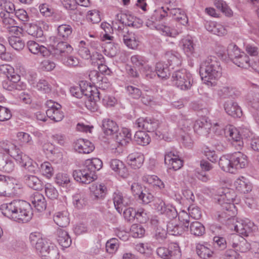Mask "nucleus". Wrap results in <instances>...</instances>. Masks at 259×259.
Returning a JSON list of instances; mask_svg holds the SVG:
<instances>
[{
    "instance_id": "1",
    "label": "nucleus",
    "mask_w": 259,
    "mask_h": 259,
    "mask_svg": "<svg viewBox=\"0 0 259 259\" xmlns=\"http://www.w3.org/2000/svg\"><path fill=\"white\" fill-rule=\"evenodd\" d=\"M0 209L4 216L18 223H27L33 216L31 205L22 200L4 203L1 205Z\"/></svg>"
},
{
    "instance_id": "2",
    "label": "nucleus",
    "mask_w": 259,
    "mask_h": 259,
    "mask_svg": "<svg viewBox=\"0 0 259 259\" xmlns=\"http://www.w3.org/2000/svg\"><path fill=\"white\" fill-rule=\"evenodd\" d=\"M199 73L204 83L214 86L216 81L222 76L221 63L216 57L209 56L201 64Z\"/></svg>"
},
{
    "instance_id": "3",
    "label": "nucleus",
    "mask_w": 259,
    "mask_h": 259,
    "mask_svg": "<svg viewBox=\"0 0 259 259\" xmlns=\"http://www.w3.org/2000/svg\"><path fill=\"white\" fill-rule=\"evenodd\" d=\"M102 166V161L99 158L87 159L81 169L73 171L74 179L79 183L89 184L97 179L96 172L99 170Z\"/></svg>"
},
{
    "instance_id": "4",
    "label": "nucleus",
    "mask_w": 259,
    "mask_h": 259,
    "mask_svg": "<svg viewBox=\"0 0 259 259\" xmlns=\"http://www.w3.org/2000/svg\"><path fill=\"white\" fill-rule=\"evenodd\" d=\"M229 247L234 249H228L224 254L225 259H240V255L237 252H246L250 250L251 243L242 236L237 234H231L228 236Z\"/></svg>"
},
{
    "instance_id": "5",
    "label": "nucleus",
    "mask_w": 259,
    "mask_h": 259,
    "mask_svg": "<svg viewBox=\"0 0 259 259\" xmlns=\"http://www.w3.org/2000/svg\"><path fill=\"white\" fill-rule=\"evenodd\" d=\"M72 51V47L67 42L63 41L62 45L57 50L55 55V59L69 67H77L79 64L78 59L69 55Z\"/></svg>"
},
{
    "instance_id": "6",
    "label": "nucleus",
    "mask_w": 259,
    "mask_h": 259,
    "mask_svg": "<svg viewBox=\"0 0 259 259\" xmlns=\"http://www.w3.org/2000/svg\"><path fill=\"white\" fill-rule=\"evenodd\" d=\"M172 78L175 85L181 90H188L192 85V74L185 69L175 71L172 73Z\"/></svg>"
},
{
    "instance_id": "7",
    "label": "nucleus",
    "mask_w": 259,
    "mask_h": 259,
    "mask_svg": "<svg viewBox=\"0 0 259 259\" xmlns=\"http://www.w3.org/2000/svg\"><path fill=\"white\" fill-rule=\"evenodd\" d=\"M156 253L162 259H180L182 256L180 247L177 242H171L168 244L167 247H158Z\"/></svg>"
},
{
    "instance_id": "8",
    "label": "nucleus",
    "mask_w": 259,
    "mask_h": 259,
    "mask_svg": "<svg viewBox=\"0 0 259 259\" xmlns=\"http://www.w3.org/2000/svg\"><path fill=\"white\" fill-rule=\"evenodd\" d=\"M117 31L119 36L122 37L124 44L130 49H135L139 45L138 41L137 40L135 34L132 31H130L127 27L123 25L118 26L117 28L115 27Z\"/></svg>"
},
{
    "instance_id": "9",
    "label": "nucleus",
    "mask_w": 259,
    "mask_h": 259,
    "mask_svg": "<svg viewBox=\"0 0 259 259\" xmlns=\"http://www.w3.org/2000/svg\"><path fill=\"white\" fill-rule=\"evenodd\" d=\"M154 207L158 212L165 215L171 221H174L173 220L178 216V212L175 207L169 204L166 205L165 202L159 198L155 200Z\"/></svg>"
},
{
    "instance_id": "10",
    "label": "nucleus",
    "mask_w": 259,
    "mask_h": 259,
    "mask_svg": "<svg viewBox=\"0 0 259 259\" xmlns=\"http://www.w3.org/2000/svg\"><path fill=\"white\" fill-rule=\"evenodd\" d=\"M167 231L172 235H181L185 231H189V220L183 219L179 224L175 221H170L167 224Z\"/></svg>"
},
{
    "instance_id": "11",
    "label": "nucleus",
    "mask_w": 259,
    "mask_h": 259,
    "mask_svg": "<svg viewBox=\"0 0 259 259\" xmlns=\"http://www.w3.org/2000/svg\"><path fill=\"white\" fill-rule=\"evenodd\" d=\"M113 200L116 210L120 214L122 212L123 207L131 205L133 200L130 195L119 191L114 193Z\"/></svg>"
},
{
    "instance_id": "12",
    "label": "nucleus",
    "mask_w": 259,
    "mask_h": 259,
    "mask_svg": "<svg viewBox=\"0 0 259 259\" xmlns=\"http://www.w3.org/2000/svg\"><path fill=\"white\" fill-rule=\"evenodd\" d=\"M222 209L217 211L213 215L214 219L224 223L226 221H229L233 217L234 213L232 208L235 207L234 204H226V206L221 205Z\"/></svg>"
},
{
    "instance_id": "13",
    "label": "nucleus",
    "mask_w": 259,
    "mask_h": 259,
    "mask_svg": "<svg viewBox=\"0 0 259 259\" xmlns=\"http://www.w3.org/2000/svg\"><path fill=\"white\" fill-rule=\"evenodd\" d=\"M38 252L44 259H58L59 257L57 247L47 241Z\"/></svg>"
},
{
    "instance_id": "14",
    "label": "nucleus",
    "mask_w": 259,
    "mask_h": 259,
    "mask_svg": "<svg viewBox=\"0 0 259 259\" xmlns=\"http://www.w3.org/2000/svg\"><path fill=\"white\" fill-rule=\"evenodd\" d=\"M136 124L139 128L147 132H153L158 128L159 121L158 120L151 117L145 118L142 117L136 120Z\"/></svg>"
},
{
    "instance_id": "15",
    "label": "nucleus",
    "mask_w": 259,
    "mask_h": 259,
    "mask_svg": "<svg viewBox=\"0 0 259 259\" xmlns=\"http://www.w3.org/2000/svg\"><path fill=\"white\" fill-rule=\"evenodd\" d=\"M236 231L244 236H248L257 230V226L249 220H245L235 226Z\"/></svg>"
},
{
    "instance_id": "16",
    "label": "nucleus",
    "mask_w": 259,
    "mask_h": 259,
    "mask_svg": "<svg viewBox=\"0 0 259 259\" xmlns=\"http://www.w3.org/2000/svg\"><path fill=\"white\" fill-rule=\"evenodd\" d=\"M168 16V13L166 10H164V7H162L155 10L152 14L149 16L147 19L146 24L148 27H155L156 22L163 20L164 18Z\"/></svg>"
},
{
    "instance_id": "17",
    "label": "nucleus",
    "mask_w": 259,
    "mask_h": 259,
    "mask_svg": "<svg viewBox=\"0 0 259 259\" xmlns=\"http://www.w3.org/2000/svg\"><path fill=\"white\" fill-rule=\"evenodd\" d=\"M196 251L198 256L202 259H209L213 254L211 245L206 242L197 244Z\"/></svg>"
},
{
    "instance_id": "18",
    "label": "nucleus",
    "mask_w": 259,
    "mask_h": 259,
    "mask_svg": "<svg viewBox=\"0 0 259 259\" xmlns=\"http://www.w3.org/2000/svg\"><path fill=\"white\" fill-rule=\"evenodd\" d=\"M231 156L234 171L236 169L244 168L247 165V157L241 152H235L231 154Z\"/></svg>"
},
{
    "instance_id": "19",
    "label": "nucleus",
    "mask_w": 259,
    "mask_h": 259,
    "mask_svg": "<svg viewBox=\"0 0 259 259\" xmlns=\"http://www.w3.org/2000/svg\"><path fill=\"white\" fill-rule=\"evenodd\" d=\"M224 109L226 113L230 116L234 118L240 117L242 115V111L237 103L233 100L226 101L224 105Z\"/></svg>"
},
{
    "instance_id": "20",
    "label": "nucleus",
    "mask_w": 259,
    "mask_h": 259,
    "mask_svg": "<svg viewBox=\"0 0 259 259\" xmlns=\"http://www.w3.org/2000/svg\"><path fill=\"white\" fill-rule=\"evenodd\" d=\"M227 137L232 141V144L236 147L237 150L241 149L243 142L241 140V136L236 128L229 127L227 131L225 132Z\"/></svg>"
},
{
    "instance_id": "21",
    "label": "nucleus",
    "mask_w": 259,
    "mask_h": 259,
    "mask_svg": "<svg viewBox=\"0 0 259 259\" xmlns=\"http://www.w3.org/2000/svg\"><path fill=\"white\" fill-rule=\"evenodd\" d=\"M23 180L29 188L36 191L43 189L42 182L37 177L33 175H25Z\"/></svg>"
},
{
    "instance_id": "22",
    "label": "nucleus",
    "mask_w": 259,
    "mask_h": 259,
    "mask_svg": "<svg viewBox=\"0 0 259 259\" xmlns=\"http://www.w3.org/2000/svg\"><path fill=\"white\" fill-rule=\"evenodd\" d=\"M101 127L103 133L107 136L112 135L119 131L117 124L109 118L104 119L102 120Z\"/></svg>"
},
{
    "instance_id": "23",
    "label": "nucleus",
    "mask_w": 259,
    "mask_h": 259,
    "mask_svg": "<svg viewBox=\"0 0 259 259\" xmlns=\"http://www.w3.org/2000/svg\"><path fill=\"white\" fill-rule=\"evenodd\" d=\"M56 239L62 247L67 248L71 244L72 241L68 232L63 229L58 228L57 230Z\"/></svg>"
},
{
    "instance_id": "24",
    "label": "nucleus",
    "mask_w": 259,
    "mask_h": 259,
    "mask_svg": "<svg viewBox=\"0 0 259 259\" xmlns=\"http://www.w3.org/2000/svg\"><path fill=\"white\" fill-rule=\"evenodd\" d=\"M212 126V123L207 122L206 120H197L193 125L194 131L200 135H207Z\"/></svg>"
},
{
    "instance_id": "25",
    "label": "nucleus",
    "mask_w": 259,
    "mask_h": 259,
    "mask_svg": "<svg viewBox=\"0 0 259 259\" xmlns=\"http://www.w3.org/2000/svg\"><path fill=\"white\" fill-rule=\"evenodd\" d=\"M116 134V142L121 146H126L132 141L131 131L129 128L123 127Z\"/></svg>"
},
{
    "instance_id": "26",
    "label": "nucleus",
    "mask_w": 259,
    "mask_h": 259,
    "mask_svg": "<svg viewBox=\"0 0 259 259\" xmlns=\"http://www.w3.org/2000/svg\"><path fill=\"white\" fill-rule=\"evenodd\" d=\"M31 201L38 211L41 212L47 207V202L44 196L38 192H35L31 197Z\"/></svg>"
},
{
    "instance_id": "27",
    "label": "nucleus",
    "mask_w": 259,
    "mask_h": 259,
    "mask_svg": "<svg viewBox=\"0 0 259 259\" xmlns=\"http://www.w3.org/2000/svg\"><path fill=\"white\" fill-rule=\"evenodd\" d=\"M27 33L33 37L40 38L41 41H44L45 37L41 28L36 24L27 23L25 25Z\"/></svg>"
},
{
    "instance_id": "28",
    "label": "nucleus",
    "mask_w": 259,
    "mask_h": 259,
    "mask_svg": "<svg viewBox=\"0 0 259 259\" xmlns=\"http://www.w3.org/2000/svg\"><path fill=\"white\" fill-rule=\"evenodd\" d=\"M15 168L14 160L7 155L0 156V170L4 172L10 173Z\"/></svg>"
},
{
    "instance_id": "29",
    "label": "nucleus",
    "mask_w": 259,
    "mask_h": 259,
    "mask_svg": "<svg viewBox=\"0 0 259 259\" xmlns=\"http://www.w3.org/2000/svg\"><path fill=\"white\" fill-rule=\"evenodd\" d=\"M75 148L79 153L89 154L95 149L94 144L88 140L79 139L75 144Z\"/></svg>"
},
{
    "instance_id": "30",
    "label": "nucleus",
    "mask_w": 259,
    "mask_h": 259,
    "mask_svg": "<svg viewBox=\"0 0 259 259\" xmlns=\"http://www.w3.org/2000/svg\"><path fill=\"white\" fill-rule=\"evenodd\" d=\"M236 190L242 193H247L251 190V186L249 181L244 177L238 178L234 182Z\"/></svg>"
},
{
    "instance_id": "31",
    "label": "nucleus",
    "mask_w": 259,
    "mask_h": 259,
    "mask_svg": "<svg viewBox=\"0 0 259 259\" xmlns=\"http://www.w3.org/2000/svg\"><path fill=\"white\" fill-rule=\"evenodd\" d=\"M63 4L67 9L71 10L70 16L73 20H77V19H79L78 18L77 15L80 16H82V13L76 8L75 0H63Z\"/></svg>"
},
{
    "instance_id": "32",
    "label": "nucleus",
    "mask_w": 259,
    "mask_h": 259,
    "mask_svg": "<svg viewBox=\"0 0 259 259\" xmlns=\"http://www.w3.org/2000/svg\"><path fill=\"white\" fill-rule=\"evenodd\" d=\"M9 177L0 175V196L8 197L11 195L9 191L12 183Z\"/></svg>"
},
{
    "instance_id": "33",
    "label": "nucleus",
    "mask_w": 259,
    "mask_h": 259,
    "mask_svg": "<svg viewBox=\"0 0 259 259\" xmlns=\"http://www.w3.org/2000/svg\"><path fill=\"white\" fill-rule=\"evenodd\" d=\"M232 158L231 154L221 156L219 161V165L221 168L224 171L234 173V168L232 164Z\"/></svg>"
},
{
    "instance_id": "34",
    "label": "nucleus",
    "mask_w": 259,
    "mask_h": 259,
    "mask_svg": "<svg viewBox=\"0 0 259 259\" xmlns=\"http://www.w3.org/2000/svg\"><path fill=\"white\" fill-rule=\"evenodd\" d=\"M170 68L168 64L164 62H159L156 63L155 66V71L158 76L162 79H166L170 75Z\"/></svg>"
},
{
    "instance_id": "35",
    "label": "nucleus",
    "mask_w": 259,
    "mask_h": 259,
    "mask_svg": "<svg viewBox=\"0 0 259 259\" xmlns=\"http://www.w3.org/2000/svg\"><path fill=\"white\" fill-rule=\"evenodd\" d=\"M54 221L59 227L64 228L69 224L68 213L66 211H59L55 213Z\"/></svg>"
},
{
    "instance_id": "36",
    "label": "nucleus",
    "mask_w": 259,
    "mask_h": 259,
    "mask_svg": "<svg viewBox=\"0 0 259 259\" xmlns=\"http://www.w3.org/2000/svg\"><path fill=\"white\" fill-rule=\"evenodd\" d=\"M110 167L121 177L125 178L127 176V168L121 161L117 159H112L110 162Z\"/></svg>"
},
{
    "instance_id": "37",
    "label": "nucleus",
    "mask_w": 259,
    "mask_h": 259,
    "mask_svg": "<svg viewBox=\"0 0 259 259\" xmlns=\"http://www.w3.org/2000/svg\"><path fill=\"white\" fill-rule=\"evenodd\" d=\"M168 66L174 69L181 64V55L178 52H168L165 54Z\"/></svg>"
},
{
    "instance_id": "38",
    "label": "nucleus",
    "mask_w": 259,
    "mask_h": 259,
    "mask_svg": "<svg viewBox=\"0 0 259 259\" xmlns=\"http://www.w3.org/2000/svg\"><path fill=\"white\" fill-rule=\"evenodd\" d=\"M29 241L31 245L34 247L37 252L42 248L47 241L42 238L39 233H31L29 235Z\"/></svg>"
},
{
    "instance_id": "39",
    "label": "nucleus",
    "mask_w": 259,
    "mask_h": 259,
    "mask_svg": "<svg viewBox=\"0 0 259 259\" xmlns=\"http://www.w3.org/2000/svg\"><path fill=\"white\" fill-rule=\"evenodd\" d=\"M181 44H182V49L188 56L190 57L193 56L195 53V44L192 38L188 36L187 37L184 38L181 40Z\"/></svg>"
},
{
    "instance_id": "40",
    "label": "nucleus",
    "mask_w": 259,
    "mask_h": 259,
    "mask_svg": "<svg viewBox=\"0 0 259 259\" xmlns=\"http://www.w3.org/2000/svg\"><path fill=\"white\" fill-rule=\"evenodd\" d=\"M62 42L63 41H60L56 45L55 44L52 45L49 49L44 46H41L39 50V53L45 57H48L51 55L54 59H56L55 55L57 53V50L62 45Z\"/></svg>"
},
{
    "instance_id": "41",
    "label": "nucleus",
    "mask_w": 259,
    "mask_h": 259,
    "mask_svg": "<svg viewBox=\"0 0 259 259\" xmlns=\"http://www.w3.org/2000/svg\"><path fill=\"white\" fill-rule=\"evenodd\" d=\"M168 15L174 17L178 14L181 15V17H176V21L179 22L183 25H186L188 22V19L184 11L180 8L173 7L167 10Z\"/></svg>"
},
{
    "instance_id": "42",
    "label": "nucleus",
    "mask_w": 259,
    "mask_h": 259,
    "mask_svg": "<svg viewBox=\"0 0 259 259\" xmlns=\"http://www.w3.org/2000/svg\"><path fill=\"white\" fill-rule=\"evenodd\" d=\"M56 107H58V108H55V109H48L46 113L47 117L51 120L55 122H58L62 120L64 114L63 112L61 111V105L59 104H57Z\"/></svg>"
},
{
    "instance_id": "43",
    "label": "nucleus",
    "mask_w": 259,
    "mask_h": 259,
    "mask_svg": "<svg viewBox=\"0 0 259 259\" xmlns=\"http://www.w3.org/2000/svg\"><path fill=\"white\" fill-rule=\"evenodd\" d=\"M191 234L197 237L202 236L205 232L204 226L200 222L194 221L189 223V230Z\"/></svg>"
},
{
    "instance_id": "44",
    "label": "nucleus",
    "mask_w": 259,
    "mask_h": 259,
    "mask_svg": "<svg viewBox=\"0 0 259 259\" xmlns=\"http://www.w3.org/2000/svg\"><path fill=\"white\" fill-rule=\"evenodd\" d=\"M72 25L67 24L59 25L57 28L58 36L64 40H67L72 33Z\"/></svg>"
},
{
    "instance_id": "45",
    "label": "nucleus",
    "mask_w": 259,
    "mask_h": 259,
    "mask_svg": "<svg viewBox=\"0 0 259 259\" xmlns=\"http://www.w3.org/2000/svg\"><path fill=\"white\" fill-rule=\"evenodd\" d=\"M17 162L22 167L26 166L27 163L31 160L27 155L24 154L18 148L12 152V156Z\"/></svg>"
},
{
    "instance_id": "46",
    "label": "nucleus",
    "mask_w": 259,
    "mask_h": 259,
    "mask_svg": "<svg viewBox=\"0 0 259 259\" xmlns=\"http://www.w3.org/2000/svg\"><path fill=\"white\" fill-rule=\"evenodd\" d=\"M134 140L139 145L146 146L150 143L151 138L146 132L138 131L135 134Z\"/></svg>"
},
{
    "instance_id": "47",
    "label": "nucleus",
    "mask_w": 259,
    "mask_h": 259,
    "mask_svg": "<svg viewBox=\"0 0 259 259\" xmlns=\"http://www.w3.org/2000/svg\"><path fill=\"white\" fill-rule=\"evenodd\" d=\"M73 202L76 207L81 209L88 204V199L84 193H78L73 196Z\"/></svg>"
},
{
    "instance_id": "48",
    "label": "nucleus",
    "mask_w": 259,
    "mask_h": 259,
    "mask_svg": "<svg viewBox=\"0 0 259 259\" xmlns=\"http://www.w3.org/2000/svg\"><path fill=\"white\" fill-rule=\"evenodd\" d=\"M55 182L59 186L68 188L71 186L70 179L67 174L59 173L56 176Z\"/></svg>"
},
{
    "instance_id": "49",
    "label": "nucleus",
    "mask_w": 259,
    "mask_h": 259,
    "mask_svg": "<svg viewBox=\"0 0 259 259\" xmlns=\"http://www.w3.org/2000/svg\"><path fill=\"white\" fill-rule=\"evenodd\" d=\"M250 61L249 57L244 52H242L239 57L235 59L233 63L238 67L247 68L250 66Z\"/></svg>"
},
{
    "instance_id": "50",
    "label": "nucleus",
    "mask_w": 259,
    "mask_h": 259,
    "mask_svg": "<svg viewBox=\"0 0 259 259\" xmlns=\"http://www.w3.org/2000/svg\"><path fill=\"white\" fill-rule=\"evenodd\" d=\"M155 27L161 32L162 35L166 36L175 37L179 34V31L166 25H158Z\"/></svg>"
},
{
    "instance_id": "51",
    "label": "nucleus",
    "mask_w": 259,
    "mask_h": 259,
    "mask_svg": "<svg viewBox=\"0 0 259 259\" xmlns=\"http://www.w3.org/2000/svg\"><path fill=\"white\" fill-rule=\"evenodd\" d=\"M8 40L10 45L16 51L22 50L25 46L24 41L19 37L12 36Z\"/></svg>"
},
{
    "instance_id": "52",
    "label": "nucleus",
    "mask_w": 259,
    "mask_h": 259,
    "mask_svg": "<svg viewBox=\"0 0 259 259\" xmlns=\"http://www.w3.org/2000/svg\"><path fill=\"white\" fill-rule=\"evenodd\" d=\"M214 5L217 9L221 10L225 15L228 17L233 15V12L228 6L226 2L223 0H216L214 2Z\"/></svg>"
},
{
    "instance_id": "53",
    "label": "nucleus",
    "mask_w": 259,
    "mask_h": 259,
    "mask_svg": "<svg viewBox=\"0 0 259 259\" xmlns=\"http://www.w3.org/2000/svg\"><path fill=\"white\" fill-rule=\"evenodd\" d=\"M42 149L47 154L50 155V157L56 155V156L62 158V154L58 152V150L55 149L54 146L51 143L47 142L44 143L42 145Z\"/></svg>"
},
{
    "instance_id": "54",
    "label": "nucleus",
    "mask_w": 259,
    "mask_h": 259,
    "mask_svg": "<svg viewBox=\"0 0 259 259\" xmlns=\"http://www.w3.org/2000/svg\"><path fill=\"white\" fill-rule=\"evenodd\" d=\"M213 241L215 247L220 250H224L227 247H230L228 243V236L226 239L224 237L217 236L213 237Z\"/></svg>"
},
{
    "instance_id": "55",
    "label": "nucleus",
    "mask_w": 259,
    "mask_h": 259,
    "mask_svg": "<svg viewBox=\"0 0 259 259\" xmlns=\"http://www.w3.org/2000/svg\"><path fill=\"white\" fill-rule=\"evenodd\" d=\"M226 191L227 192H224L223 194L221 195L218 201L219 203L222 206H226V204H234L233 203L234 197L232 196H231V193L229 190L227 189Z\"/></svg>"
},
{
    "instance_id": "56",
    "label": "nucleus",
    "mask_w": 259,
    "mask_h": 259,
    "mask_svg": "<svg viewBox=\"0 0 259 259\" xmlns=\"http://www.w3.org/2000/svg\"><path fill=\"white\" fill-rule=\"evenodd\" d=\"M101 27L105 32V33L103 34V39L104 40H113L114 37L111 35V34L113 33V29L111 25L107 22H103L101 24Z\"/></svg>"
},
{
    "instance_id": "57",
    "label": "nucleus",
    "mask_w": 259,
    "mask_h": 259,
    "mask_svg": "<svg viewBox=\"0 0 259 259\" xmlns=\"http://www.w3.org/2000/svg\"><path fill=\"white\" fill-rule=\"evenodd\" d=\"M130 231L134 238H142L145 233V230L141 224H133L131 227Z\"/></svg>"
},
{
    "instance_id": "58",
    "label": "nucleus",
    "mask_w": 259,
    "mask_h": 259,
    "mask_svg": "<svg viewBox=\"0 0 259 259\" xmlns=\"http://www.w3.org/2000/svg\"><path fill=\"white\" fill-rule=\"evenodd\" d=\"M107 191V187L104 185L100 184L96 186V190L93 193V199H103L106 195Z\"/></svg>"
},
{
    "instance_id": "59",
    "label": "nucleus",
    "mask_w": 259,
    "mask_h": 259,
    "mask_svg": "<svg viewBox=\"0 0 259 259\" xmlns=\"http://www.w3.org/2000/svg\"><path fill=\"white\" fill-rule=\"evenodd\" d=\"M227 52L229 57L232 60L233 62H234L235 59L239 57L242 53L240 52L238 47L234 44H231L229 45Z\"/></svg>"
},
{
    "instance_id": "60",
    "label": "nucleus",
    "mask_w": 259,
    "mask_h": 259,
    "mask_svg": "<svg viewBox=\"0 0 259 259\" xmlns=\"http://www.w3.org/2000/svg\"><path fill=\"white\" fill-rule=\"evenodd\" d=\"M116 17L117 20L121 23V25H123L125 27L134 25V21L132 20L133 18L130 16H128L125 14H117Z\"/></svg>"
},
{
    "instance_id": "61",
    "label": "nucleus",
    "mask_w": 259,
    "mask_h": 259,
    "mask_svg": "<svg viewBox=\"0 0 259 259\" xmlns=\"http://www.w3.org/2000/svg\"><path fill=\"white\" fill-rule=\"evenodd\" d=\"M36 89L45 94L50 93L52 91V87L45 79H40L36 85Z\"/></svg>"
},
{
    "instance_id": "62",
    "label": "nucleus",
    "mask_w": 259,
    "mask_h": 259,
    "mask_svg": "<svg viewBox=\"0 0 259 259\" xmlns=\"http://www.w3.org/2000/svg\"><path fill=\"white\" fill-rule=\"evenodd\" d=\"M135 219L140 223H146L149 219L148 211L144 208L140 207L136 210Z\"/></svg>"
},
{
    "instance_id": "63",
    "label": "nucleus",
    "mask_w": 259,
    "mask_h": 259,
    "mask_svg": "<svg viewBox=\"0 0 259 259\" xmlns=\"http://www.w3.org/2000/svg\"><path fill=\"white\" fill-rule=\"evenodd\" d=\"M202 152L210 161L212 162L217 161L218 157L214 150L205 146L202 148Z\"/></svg>"
},
{
    "instance_id": "64",
    "label": "nucleus",
    "mask_w": 259,
    "mask_h": 259,
    "mask_svg": "<svg viewBox=\"0 0 259 259\" xmlns=\"http://www.w3.org/2000/svg\"><path fill=\"white\" fill-rule=\"evenodd\" d=\"M89 59L91 63L95 66L101 65L105 62V59L101 53L98 52L92 53Z\"/></svg>"
}]
</instances>
